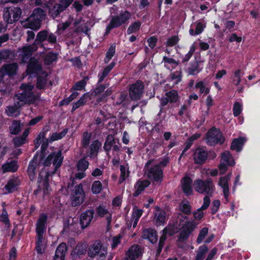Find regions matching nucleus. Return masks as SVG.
<instances>
[{"mask_svg":"<svg viewBox=\"0 0 260 260\" xmlns=\"http://www.w3.org/2000/svg\"><path fill=\"white\" fill-rule=\"evenodd\" d=\"M195 88L199 89L201 94H207L210 92V88L207 86V83L203 81H199L195 85Z\"/></svg>","mask_w":260,"mask_h":260,"instance_id":"39","label":"nucleus"},{"mask_svg":"<svg viewBox=\"0 0 260 260\" xmlns=\"http://www.w3.org/2000/svg\"><path fill=\"white\" fill-rule=\"evenodd\" d=\"M88 98V95L87 93L84 94L83 95L81 96L79 101L77 102L74 103L73 106V110H75L79 107L84 105L85 103L87 102V99Z\"/></svg>","mask_w":260,"mask_h":260,"instance_id":"45","label":"nucleus"},{"mask_svg":"<svg viewBox=\"0 0 260 260\" xmlns=\"http://www.w3.org/2000/svg\"><path fill=\"white\" fill-rule=\"evenodd\" d=\"M149 185V182L147 180H139L135 185V191L133 193L134 197L139 196Z\"/></svg>","mask_w":260,"mask_h":260,"instance_id":"32","label":"nucleus"},{"mask_svg":"<svg viewBox=\"0 0 260 260\" xmlns=\"http://www.w3.org/2000/svg\"><path fill=\"white\" fill-rule=\"evenodd\" d=\"M141 25V23L139 21H136L131 25L127 29V34H131L132 33H134L139 30L140 26Z\"/></svg>","mask_w":260,"mask_h":260,"instance_id":"54","label":"nucleus"},{"mask_svg":"<svg viewBox=\"0 0 260 260\" xmlns=\"http://www.w3.org/2000/svg\"><path fill=\"white\" fill-rule=\"evenodd\" d=\"M57 59V54L52 52L48 53L44 59L45 63L49 64L55 61Z\"/></svg>","mask_w":260,"mask_h":260,"instance_id":"55","label":"nucleus"},{"mask_svg":"<svg viewBox=\"0 0 260 260\" xmlns=\"http://www.w3.org/2000/svg\"><path fill=\"white\" fill-rule=\"evenodd\" d=\"M47 216L45 214L41 215L36 224V232L37 235L36 242V250L38 253L42 254L44 252L46 242L43 238V235L46 230V222Z\"/></svg>","mask_w":260,"mask_h":260,"instance_id":"3","label":"nucleus"},{"mask_svg":"<svg viewBox=\"0 0 260 260\" xmlns=\"http://www.w3.org/2000/svg\"><path fill=\"white\" fill-rule=\"evenodd\" d=\"M194 190L200 193H206L210 197H212L215 190V186L213 180L208 178L205 181L201 179L194 180L193 184Z\"/></svg>","mask_w":260,"mask_h":260,"instance_id":"6","label":"nucleus"},{"mask_svg":"<svg viewBox=\"0 0 260 260\" xmlns=\"http://www.w3.org/2000/svg\"><path fill=\"white\" fill-rule=\"evenodd\" d=\"M17 70V65L16 63H11L4 66L0 71V78L2 80V77L5 75L12 76L16 74Z\"/></svg>","mask_w":260,"mask_h":260,"instance_id":"26","label":"nucleus"},{"mask_svg":"<svg viewBox=\"0 0 260 260\" xmlns=\"http://www.w3.org/2000/svg\"><path fill=\"white\" fill-rule=\"evenodd\" d=\"M21 14V10L18 7H10L4 10V18L8 23H13L17 21Z\"/></svg>","mask_w":260,"mask_h":260,"instance_id":"10","label":"nucleus"},{"mask_svg":"<svg viewBox=\"0 0 260 260\" xmlns=\"http://www.w3.org/2000/svg\"><path fill=\"white\" fill-rule=\"evenodd\" d=\"M143 210L137 209L136 208L134 209L132 214V219L133 222V228H135L139 220V218L142 215Z\"/></svg>","mask_w":260,"mask_h":260,"instance_id":"41","label":"nucleus"},{"mask_svg":"<svg viewBox=\"0 0 260 260\" xmlns=\"http://www.w3.org/2000/svg\"><path fill=\"white\" fill-rule=\"evenodd\" d=\"M86 247L83 244H78L72 252L71 255L74 258L85 253Z\"/></svg>","mask_w":260,"mask_h":260,"instance_id":"36","label":"nucleus"},{"mask_svg":"<svg viewBox=\"0 0 260 260\" xmlns=\"http://www.w3.org/2000/svg\"><path fill=\"white\" fill-rule=\"evenodd\" d=\"M89 162L85 158H83L79 161L77 167L78 171H85L88 167Z\"/></svg>","mask_w":260,"mask_h":260,"instance_id":"58","label":"nucleus"},{"mask_svg":"<svg viewBox=\"0 0 260 260\" xmlns=\"http://www.w3.org/2000/svg\"><path fill=\"white\" fill-rule=\"evenodd\" d=\"M180 210L185 214H188L190 212L191 207L189 203L187 201H183L179 206Z\"/></svg>","mask_w":260,"mask_h":260,"instance_id":"48","label":"nucleus"},{"mask_svg":"<svg viewBox=\"0 0 260 260\" xmlns=\"http://www.w3.org/2000/svg\"><path fill=\"white\" fill-rule=\"evenodd\" d=\"M36 158L35 157L33 160L30 162L28 168V174L29 178L32 180L34 178L35 175V169L37 165Z\"/></svg>","mask_w":260,"mask_h":260,"instance_id":"42","label":"nucleus"},{"mask_svg":"<svg viewBox=\"0 0 260 260\" xmlns=\"http://www.w3.org/2000/svg\"><path fill=\"white\" fill-rule=\"evenodd\" d=\"M85 199V194L81 184H78L75 187L72 196V204L73 206H77L82 204Z\"/></svg>","mask_w":260,"mask_h":260,"instance_id":"15","label":"nucleus"},{"mask_svg":"<svg viewBox=\"0 0 260 260\" xmlns=\"http://www.w3.org/2000/svg\"><path fill=\"white\" fill-rule=\"evenodd\" d=\"M119 145L118 139H115L112 135H108L104 145V149L107 151L112 149L115 151H118L120 150Z\"/></svg>","mask_w":260,"mask_h":260,"instance_id":"20","label":"nucleus"},{"mask_svg":"<svg viewBox=\"0 0 260 260\" xmlns=\"http://www.w3.org/2000/svg\"><path fill=\"white\" fill-rule=\"evenodd\" d=\"M47 37L48 31L46 30L41 31L38 34L34 44L23 47L20 50L19 55L22 62H25L32 53L37 50L36 43H41L45 40H47Z\"/></svg>","mask_w":260,"mask_h":260,"instance_id":"4","label":"nucleus"},{"mask_svg":"<svg viewBox=\"0 0 260 260\" xmlns=\"http://www.w3.org/2000/svg\"><path fill=\"white\" fill-rule=\"evenodd\" d=\"M131 14L125 11L120 16L112 18L110 24L107 26L106 33L108 34L113 28L118 27L126 21L130 17Z\"/></svg>","mask_w":260,"mask_h":260,"instance_id":"14","label":"nucleus"},{"mask_svg":"<svg viewBox=\"0 0 260 260\" xmlns=\"http://www.w3.org/2000/svg\"><path fill=\"white\" fill-rule=\"evenodd\" d=\"M208 233V229L207 228H203L201 231L198 236L197 242L200 243L202 242L204 238L207 235Z\"/></svg>","mask_w":260,"mask_h":260,"instance_id":"63","label":"nucleus"},{"mask_svg":"<svg viewBox=\"0 0 260 260\" xmlns=\"http://www.w3.org/2000/svg\"><path fill=\"white\" fill-rule=\"evenodd\" d=\"M88 255L90 257H96L99 260H103L107 254V248L100 242H95L89 248Z\"/></svg>","mask_w":260,"mask_h":260,"instance_id":"7","label":"nucleus"},{"mask_svg":"<svg viewBox=\"0 0 260 260\" xmlns=\"http://www.w3.org/2000/svg\"><path fill=\"white\" fill-rule=\"evenodd\" d=\"M41 67L38 61L35 58H31L27 65L26 73L28 75L38 74L41 71Z\"/></svg>","mask_w":260,"mask_h":260,"instance_id":"24","label":"nucleus"},{"mask_svg":"<svg viewBox=\"0 0 260 260\" xmlns=\"http://www.w3.org/2000/svg\"><path fill=\"white\" fill-rule=\"evenodd\" d=\"M67 247L64 243L60 244L56 248L53 260H64Z\"/></svg>","mask_w":260,"mask_h":260,"instance_id":"28","label":"nucleus"},{"mask_svg":"<svg viewBox=\"0 0 260 260\" xmlns=\"http://www.w3.org/2000/svg\"><path fill=\"white\" fill-rule=\"evenodd\" d=\"M166 96L169 99L170 102H176L178 99V93L175 90H172L166 93Z\"/></svg>","mask_w":260,"mask_h":260,"instance_id":"56","label":"nucleus"},{"mask_svg":"<svg viewBox=\"0 0 260 260\" xmlns=\"http://www.w3.org/2000/svg\"><path fill=\"white\" fill-rule=\"evenodd\" d=\"M23 124L19 121L14 120L9 127L10 133L12 135H17L21 129Z\"/></svg>","mask_w":260,"mask_h":260,"instance_id":"37","label":"nucleus"},{"mask_svg":"<svg viewBox=\"0 0 260 260\" xmlns=\"http://www.w3.org/2000/svg\"><path fill=\"white\" fill-rule=\"evenodd\" d=\"M49 174L45 171H42L39 174L38 179L39 188L35 191V194L43 193L46 195L49 193V189L48 184V177Z\"/></svg>","mask_w":260,"mask_h":260,"instance_id":"11","label":"nucleus"},{"mask_svg":"<svg viewBox=\"0 0 260 260\" xmlns=\"http://www.w3.org/2000/svg\"><path fill=\"white\" fill-rule=\"evenodd\" d=\"M163 60L165 62V66L168 69L171 68H175L178 66V63L173 58L164 56Z\"/></svg>","mask_w":260,"mask_h":260,"instance_id":"44","label":"nucleus"},{"mask_svg":"<svg viewBox=\"0 0 260 260\" xmlns=\"http://www.w3.org/2000/svg\"><path fill=\"white\" fill-rule=\"evenodd\" d=\"M181 183L182 190L186 195L188 196L192 193V179L189 176H185L182 179Z\"/></svg>","mask_w":260,"mask_h":260,"instance_id":"25","label":"nucleus"},{"mask_svg":"<svg viewBox=\"0 0 260 260\" xmlns=\"http://www.w3.org/2000/svg\"><path fill=\"white\" fill-rule=\"evenodd\" d=\"M242 104L240 102H236L234 105L233 114L235 117L240 115L242 110Z\"/></svg>","mask_w":260,"mask_h":260,"instance_id":"57","label":"nucleus"},{"mask_svg":"<svg viewBox=\"0 0 260 260\" xmlns=\"http://www.w3.org/2000/svg\"><path fill=\"white\" fill-rule=\"evenodd\" d=\"M142 237L148 239L151 243H154L157 240L156 232L152 229H145L143 231Z\"/></svg>","mask_w":260,"mask_h":260,"instance_id":"30","label":"nucleus"},{"mask_svg":"<svg viewBox=\"0 0 260 260\" xmlns=\"http://www.w3.org/2000/svg\"><path fill=\"white\" fill-rule=\"evenodd\" d=\"M79 94V93L77 91L73 92V93L67 99H64L60 102V104L68 105L70 102L75 99Z\"/></svg>","mask_w":260,"mask_h":260,"instance_id":"61","label":"nucleus"},{"mask_svg":"<svg viewBox=\"0 0 260 260\" xmlns=\"http://www.w3.org/2000/svg\"><path fill=\"white\" fill-rule=\"evenodd\" d=\"M200 137V135L199 134H196L194 135H193V136H192L191 137H190L188 140L187 141H186V146H185V148L184 149V150H183L181 155L180 156V157H181V156L183 154V153H184V152L187 150L188 148H190V147L191 146L192 143V142L193 141H194L195 140H197V139H198Z\"/></svg>","mask_w":260,"mask_h":260,"instance_id":"51","label":"nucleus"},{"mask_svg":"<svg viewBox=\"0 0 260 260\" xmlns=\"http://www.w3.org/2000/svg\"><path fill=\"white\" fill-rule=\"evenodd\" d=\"M221 161L225 162L229 166H234L235 165V161L229 151H225L221 154Z\"/></svg>","mask_w":260,"mask_h":260,"instance_id":"34","label":"nucleus"},{"mask_svg":"<svg viewBox=\"0 0 260 260\" xmlns=\"http://www.w3.org/2000/svg\"><path fill=\"white\" fill-rule=\"evenodd\" d=\"M21 88L23 90V92L16 95L14 98V105L7 107L6 109V113L9 116H17L20 114V107L27 103H33L37 98L32 92V86L22 84Z\"/></svg>","mask_w":260,"mask_h":260,"instance_id":"2","label":"nucleus"},{"mask_svg":"<svg viewBox=\"0 0 260 260\" xmlns=\"http://www.w3.org/2000/svg\"><path fill=\"white\" fill-rule=\"evenodd\" d=\"M121 175L119 179V183H121L123 182L126 177L128 176V168L127 166H120Z\"/></svg>","mask_w":260,"mask_h":260,"instance_id":"50","label":"nucleus"},{"mask_svg":"<svg viewBox=\"0 0 260 260\" xmlns=\"http://www.w3.org/2000/svg\"><path fill=\"white\" fill-rule=\"evenodd\" d=\"M67 129H66L59 133H54L51 135L49 140H47V141L52 142L60 140L62 138L67 134Z\"/></svg>","mask_w":260,"mask_h":260,"instance_id":"43","label":"nucleus"},{"mask_svg":"<svg viewBox=\"0 0 260 260\" xmlns=\"http://www.w3.org/2000/svg\"><path fill=\"white\" fill-rule=\"evenodd\" d=\"M232 174L230 173L225 176L219 178L218 185L223 191L224 198L227 200L229 196V181L231 179Z\"/></svg>","mask_w":260,"mask_h":260,"instance_id":"18","label":"nucleus"},{"mask_svg":"<svg viewBox=\"0 0 260 260\" xmlns=\"http://www.w3.org/2000/svg\"><path fill=\"white\" fill-rule=\"evenodd\" d=\"M91 138V134L85 132L83 134L82 140V145L83 146H87L89 143Z\"/></svg>","mask_w":260,"mask_h":260,"instance_id":"62","label":"nucleus"},{"mask_svg":"<svg viewBox=\"0 0 260 260\" xmlns=\"http://www.w3.org/2000/svg\"><path fill=\"white\" fill-rule=\"evenodd\" d=\"M45 12L42 9H35L32 15L22 23L24 27L38 30L41 26V21L45 16Z\"/></svg>","mask_w":260,"mask_h":260,"instance_id":"5","label":"nucleus"},{"mask_svg":"<svg viewBox=\"0 0 260 260\" xmlns=\"http://www.w3.org/2000/svg\"><path fill=\"white\" fill-rule=\"evenodd\" d=\"M48 75L45 73H42L41 76H39L37 80V87L39 89L45 88L47 83Z\"/></svg>","mask_w":260,"mask_h":260,"instance_id":"40","label":"nucleus"},{"mask_svg":"<svg viewBox=\"0 0 260 260\" xmlns=\"http://www.w3.org/2000/svg\"><path fill=\"white\" fill-rule=\"evenodd\" d=\"M102 189V185L100 181H94L91 186L92 192L94 194H98L101 192Z\"/></svg>","mask_w":260,"mask_h":260,"instance_id":"53","label":"nucleus"},{"mask_svg":"<svg viewBox=\"0 0 260 260\" xmlns=\"http://www.w3.org/2000/svg\"><path fill=\"white\" fill-rule=\"evenodd\" d=\"M93 210H88L83 212L80 218V221L82 229L89 225L93 217Z\"/></svg>","mask_w":260,"mask_h":260,"instance_id":"21","label":"nucleus"},{"mask_svg":"<svg viewBox=\"0 0 260 260\" xmlns=\"http://www.w3.org/2000/svg\"><path fill=\"white\" fill-rule=\"evenodd\" d=\"M220 205V201L218 200H214L211 206L212 214H214L217 212Z\"/></svg>","mask_w":260,"mask_h":260,"instance_id":"64","label":"nucleus"},{"mask_svg":"<svg viewBox=\"0 0 260 260\" xmlns=\"http://www.w3.org/2000/svg\"><path fill=\"white\" fill-rule=\"evenodd\" d=\"M18 168L17 162L14 160H9L2 165L1 169L3 173L7 172H15Z\"/></svg>","mask_w":260,"mask_h":260,"instance_id":"27","label":"nucleus"},{"mask_svg":"<svg viewBox=\"0 0 260 260\" xmlns=\"http://www.w3.org/2000/svg\"><path fill=\"white\" fill-rule=\"evenodd\" d=\"M167 213L158 206L154 208L153 221L157 226L164 225L167 219Z\"/></svg>","mask_w":260,"mask_h":260,"instance_id":"16","label":"nucleus"},{"mask_svg":"<svg viewBox=\"0 0 260 260\" xmlns=\"http://www.w3.org/2000/svg\"><path fill=\"white\" fill-rule=\"evenodd\" d=\"M142 250L138 245H133L126 253L125 260H139Z\"/></svg>","mask_w":260,"mask_h":260,"instance_id":"19","label":"nucleus"},{"mask_svg":"<svg viewBox=\"0 0 260 260\" xmlns=\"http://www.w3.org/2000/svg\"><path fill=\"white\" fill-rule=\"evenodd\" d=\"M115 63L112 62L108 66H107L103 71V72L100 74L99 76V82H102L104 79L108 75L111 70L114 68Z\"/></svg>","mask_w":260,"mask_h":260,"instance_id":"47","label":"nucleus"},{"mask_svg":"<svg viewBox=\"0 0 260 260\" xmlns=\"http://www.w3.org/2000/svg\"><path fill=\"white\" fill-rule=\"evenodd\" d=\"M144 85L143 83L138 81L136 83L132 84L129 88V96L133 100H139L143 93Z\"/></svg>","mask_w":260,"mask_h":260,"instance_id":"17","label":"nucleus"},{"mask_svg":"<svg viewBox=\"0 0 260 260\" xmlns=\"http://www.w3.org/2000/svg\"><path fill=\"white\" fill-rule=\"evenodd\" d=\"M21 184L19 178L17 176H11L8 179L5 187L2 189L1 193L6 194L17 190Z\"/></svg>","mask_w":260,"mask_h":260,"instance_id":"13","label":"nucleus"},{"mask_svg":"<svg viewBox=\"0 0 260 260\" xmlns=\"http://www.w3.org/2000/svg\"><path fill=\"white\" fill-rule=\"evenodd\" d=\"M63 157L61 156V152L60 151H58L50 154L44 161V165L48 166L52 164L54 167V171H56L61 165Z\"/></svg>","mask_w":260,"mask_h":260,"instance_id":"12","label":"nucleus"},{"mask_svg":"<svg viewBox=\"0 0 260 260\" xmlns=\"http://www.w3.org/2000/svg\"><path fill=\"white\" fill-rule=\"evenodd\" d=\"M243 75V74L240 70H237L235 71L233 78V83L235 85L238 86L239 85Z\"/></svg>","mask_w":260,"mask_h":260,"instance_id":"46","label":"nucleus"},{"mask_svg":"<svg viewBox=\"0 0 260 260\" xmlns=\"http://www.w3.org/2000/svg\"><path fill=\"white\" fill-rule=\"evenodd\" d=\"M206 142L210 145H215L217 143H222L224 138L219 129L214 127L210 129L207 134Z\"/></svg>","mask_w":260,"mask_h":260,"instance_id":"9","label":"nucleus"},{"mask_svg":"<svg viewBox=\"0 0 260 260\" xmlns=\"http://www.w3.org/2000/svg\"><path fill=\"white\" fill-rule=\"evenodd\" d=\"M115 52V46L114 45H112L110 48L109 49L108 51H107L106 53V56L105 59V61L106 62H108L110 59L112 58V57L113 56Z\"/></svg>","mask_w":260,"mask_h":260,"instance_id":"59","label":"nucleus"},{"mask_svg":"<svg viewBox=\"0 0 260 260\" xmlns=\"http://www.w3.org/2000/svg\"><path fill=\"white\" fill-rule=\"evenodd\" d=\"M203 215V210L200 208L193 213L196 221H188L186 216L179 214L176 223L173 225H168L163 230V234L159 239L157 254H159L161 252L167 235L171 236L181 230L179 239L182 240L186 239L199 223Z\"/></svg>","mask_w":260,"mask_h":260,"instance_id":"1","label":"nucleus"},{"mask_svg":"<svg viewBox=\"0 0 260 260\" xmlns=\"http://www.w3.org/2000/svg\"><path fill=\"white\" fill-rule=\"evenodd\" d=\"M29 133V128H27L23 132L22 135L20 137H16L13 140V142L16 146H20L25 143L27 141L26 138Z\"/></svg>","mask_w":260,"mask_h":260,"instance_id":"35","label":"nucleus"},{"mask_svg":"<svg viewBox=\"0 0 260 260\" xmlns=\"http://www.w3.org/2000/svg\"><path fill=\"white\" fill-rule=\"evenodd\" d=\"M101 146L102 143L99 141H94L90 146V151L89 155V157L91 158L95 157L96 156L98 151L101 148Z\"/></svg>","mask_w":260,"mask_h":260,"instance_id":"38","label":"nucleus"},{"mask_svg":"<svg viewBox=\"0 0 260 260\" xmlns=\"http://www.w3.org/2000/svg\"><path fill=\"white\" fill-rule=\"evenodd\" d=\"M181 72L180 71H177L175 73L172 74L171 77L172 84H177L179 82L181 81Z\"/></svg>","mask_w":260,"mask_h":260,"instance_id":"60","label":"nucleus"},{"mask_svg":"<svg viewBox=\"0 0 260 260\" xmlns=\"http://www.w3.org/2000/svg\"><path fill=\"white\" fill-rule=\"evenodd\" d=\"M168 163L167 160L160 162L159 165H154L148 169L146 172L148 177L154 181H161L163 177L162 171L160 166H165Z\"/></svg>","mask_w":260,"mask_h":260,"instance_id":"8","label":"nucleus"},{"mask_svg":"<svg viewBox=\"0 0 260 260\" xmlns=\"http://www.w3.org/2000/svg\"><path fill=\"white\" fill-rule=\"evenodd\" d=\"M0 221L3 222L7 226H10V223L8 217V214L5 208H3L2 212L0 215Z\"/></svg>","mask_w":260,"mask_h":260,"instance_id":"49","label":"nucleus"},{"mask_svg":"<svg viewBox=\"0 0 260 260\" xmlns=\"http://www.w3.org/2000/svg\"><path fill=\"white\" fill-rule=\"evenodd\" d=\"M246 141V139L244 137H240L237 139H235L232 143L231 149L237 152H240Z\"/></svg>","mask_w":260,"mask_h":260,"instance_id":"31","label":"nucleus"},{"mask_svg":"<svg viewBox=\"0 0 260 260\" xmlns=\"http://www.w3.org/2000/svg\"><path fill=\"white\" fill-rule=\"evenodd\" d=\"M96 212L100 217H106L108 223L109 224L111 220V213L109 211L107 207L104 205H100L96 209Z\"/></svg>","mask_w":260,"mask_h":260,"instance_id":"29","label":"nucleus"},{"mask_svg":"<svg viewBox=\"0 0 260 260\" xmlns=\"http://www.w3.org/2000/svg\"><path fill=\"white\" fill-rule=\"evenodd\" d=\"M205 27V24L201 22H197L191 26L189 29V34L191 36L198 35L203 31Z\"/></svg>","mask_w":260,"mask_h":260,"instance_id":"33","label":"nucleus"},{"mask_svg":"<svg viewBox=\"0 0 260 260\" xmlns=\"http://www.w3.org/2000/svg\"><path fill=\"white\" fill-rule=\"evenodd\" d=\"M208 153L206 150L201 147L198 148L194 151L193 159L195 163L198 164H203L207 158Z\"/></svg>","mask_w":260,"mask_h":260,"instance_id":"23","label":"nucleus"},{"mask_svg":"<svg viewBox=\"0 0 260 260\" xmlns=\"http://www.w3.org/2000/svg\"><path fill=\"white\" fill-rule=\"evenodd\" d=\"M208 251V248L205 245H203L199 248V251L197 253L196 256V260H203L204 256L207 251Z\"/></svg>","mask_w":260,"mask_h":260,"instance_id":"52","label":"nucleus"},{"mask_svg":"<svg viewBox=\"0 0 260 260\" xmlns=\"http://www.w3.org/2000/svg\"><path fill=\"white\" fill-rule=\"evenodd\" d=\"M73 0H60V4L55 6L50 10V13L54 17H56L59 13L63 11L72 3Z\"/></svg>","mask_w":260,"mask_h":260,"instance_id":"22","label":"nucleus"}]
</instances>
